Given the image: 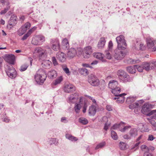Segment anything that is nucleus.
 <instances>
[{
  "mask_svg": "<svg viewBox=\"0 0 156 156\" xmlns=\"http://www.w3.org/2000/svg\"><path fill=\"white\" fill-rule=\"evenodd\" d=\"M62 45L64 49H68L69 47L68 40H62Z\"/></svg>",
  "mask_w": 156,
  "mask_h": 156,
  "instance_id": "26",
  "label": "nucleus"
},
{
  "mask_svg": "<svg viewBox=\"0 0 156 156\" xmlns=\"http://www.w3.org/2000/svg\"><path fill=\"white\" fill-rule=\"evenodd\" d=\"M144 156H152L151 154L148 151H145L144 154Z\"/></svg>",
  "mask_w": 156,
  "mask_h": 156,
  "instance_id": "58",
  "label": "nucleus"
},
{
  "mask_svg": "<svg viewBox=\"0 0 156 156\" xmlns=\"http://www.w3.org/2000/svg\"><path fill=\"white\" fill-rule=\"evenodd\" d=\"M111 136L112 137L114 140H116L118 139V136L116 133L114 131H111Z\"/></svg>",
  "mask_w": 156,
  "mask_h": 156,
  "instance_id": "41",
  "label": "nucleus"
},
{
  "mask_svg": "<svg viewBox=\"0 0 156 156\" xmlns=\"http://www.w3.org/2000/svg\"><path fill=\"white\" fill-rule=\"evenodd\" d=\"M136 99V97L129 96L126 98V102L128 104H131Z\"/></svg>",
  "mask_w": 156,
  "mask_h": 156,
  "instance_id": "28",
  "label": "nucleus"
},
{
  "mask_svg": "<svg viewBox=\"0 0 156 156\" xmlns=\"http://www.w3.org/2000/svg\"><path fill=\"white\" fill-rule=\"evenodd\" d=\"M146 42L147 46L149 48H152L154 45V41L152 40H147Z\"/></svg>",
  "mask_w": 156,
  "mask_h": 156,
  "instance_id": "30",
  "label": "nucleus"
},
{
  "mask_svg": "<svg viewBox=\"0 0 156 156\" xmlns=\"http://www.w3.org/2000/svg\"><path fill=\"white\" fill-rule=\"evenodd\" d=\"M141 148L142 150H146L147 151H149V148L146 145H142L141 146Z\"/></svg>",
  "mask_w": 156,
  "mask_h": 156,
  "instance_id": "52",
  "label": "nucleus"
},
{
  "mask_svg": "<svg viewBox=\"0 0 156 156\" xmlns=\"http://www.w3.org/2000/svg\"><path fill=\"white\" fill-rule=\"evenodd\" d=\"M120 124H116L113 125V126L112 127V129H115L119 128L120 126Z\"/></svg>",
  "mask_w": 156,
  "mask_h": 156,
  "instance_id": "54",
  "label": "nucleus"
},
{
  "mask_svg": "<svg viewBox=\"0 0 156 156\" xmlns=\"http://www.w3.org/2000/svg\"><path fill=\"white\" fill-rule=\"evenodd\" d=\"M34 77L36 82L41 84L45 80L47 76L44 70L42 69H40L37 72Z\"/></svg>",
  "mask_w": 156,
  "mask_h": 156,
  "instance_id": "1",
  "label": "nucleus"
},
{
  "mask_svg": "<svg viewBox=\"0 0 156 156\" xmlns=\"http://www.w3.org/2000/svg\"><path fill=\"white\" fill-rule=\"evenodd\" d=\"M137 132L138 131L136 129H131L129 132V134L125 135L123 137L125 139L130 140L136 136L138 135Z\"/></svg>",
  "mask_w": 156,
  "mask_h": 156,
  "instance_id": "7",
  "label": "nucleus"
},
{
  "mask_svg": "<svg viewBox=\"0 0 156 156\" xmlns=\"http://www.w3.org/2000/svg\"><path fill=\"white\" fill-rule=\"evenodd\" d=\"M80 72L81 74L84 75H86L89 73L88 70L86 68H82L80 69Z\"/></svg>",
  "mask_w": 156,
  "mask_h": 156,
  "instance_id": "38",
  "label": "nucleus"
},
{
  "mask_svg": "<svg viewBox=\"0 0 156 156\" xmlns=\"http://www.w3.org/2000/svg\"><path fill=\"white\" fill-rule=\"evenodd\" d=\"M94 56L97 59L101 60L103 62H105V59L104 58V55L100 52H96L94 53L93 54Z\"/></svg>",
  "mask_w": 156,
  "mask_h": 156,
  "instance_id": "21",
  "label": "nucleus"
},
{
  "mask_svg": "<svg viewBox=\"0 0 156 156\" xmlns=\"http://www.w3.org/2000/svg\"><path fill=\"white\" fill-rule=\"evenodd\" d=\"M89 114L90 115H94L96 112V106L91 105L89 107Z\"/></svg>",
  "mask_w": 156,
  "mask_h": 156,
  "instance_id": "23",
  "label": "nucleus"
},
{
  "mask_svg": "<svg viewBox=\"0 0 156 156\" xmlns=\"http://www.w3.org/2000/svg\"><path fill=\"white\" fill-rule=\"evenodd\" d=\"M75 88L73 85L70 84H66L64 88V90L65 92L68 93H69L75 91Z\"/></svg>",
  "mask_w": 156,
  "mask_h": 156,
  "instance_id": "15",
  "label": "nucleus"
},
{
  "mask_svg": "<svg viewBox=\"0 0 156 156\" xmlns=\"http://www.w3.org/2000/svg\"><path fill=\"white\" fill-rule=\"evenodd\" d=\"M2 121L6 122H9L10 120L7 117H5L4 118H2Z\"/></svg>",
  "mask_w": 156,
  "mask_h": 156,
  "instance_id": "60",
  "label": "nucleus"
},
{
  "mask_svg": "<svg viewBox=\"0 0 156 156\" xmlns=\"http://www.w3.org/2000/svg\"><path fill=\"white\" fill-rule=\"evenodd\" d=\"M78 96L79 94L77 93L71 95L69 98V102L72 103L76 102L78 99Z\"/></svg>",
  "mask_w": 156,
  "mask_h": 156,
  "instance_id": "17",
  "label": "nucleus"
},
{
  "mask_svg": "<svg viewBox=\"0 0 156 156\" xmlns=\"http://www.w3.org/2000/svg\"><path fill=\"white\" fill-rule=\"evenodd\" d=\"M10 8L9 6H7L4 10H2L0 12V14L2 15L5 13L9 10Z\"/></svg>",
  "mask_w": 156,
  "mask_h": 156,
  "instance_id": "47",
  "label": "nucleus"
},
{
  "mask_svg": "<svg viewBox=\"0 0 156 156\" xmlns=\"http://www.w3.org/2000/svg\"><path fill=\"white\" fill-rule=\"evenodd\" d=\"M17 16L14 14L12 15L8 21V24L10 26L13 27L16 23Z\"/></svg>",
  "mask_w": 156,
  "mask_h": 156,
  "instance_id": "19",
  "label": "nucleus"
},
{
  "mask_svg": "<svg viewBox=\"0 0 156 156\" xmlns=\"http://www.w3.org/2000/svg\"><path fill=\"white\" fill-rule=\"evenodd\" d=\"M36 38L38 39H43L45 38L42 35H39L36 36Z\"/></svg>",
  "mask_w": 156,
  "mask_h": 156,
  "instance_id": "61",
  "label": "nucleus"
},
{
  "mask_svg": "<svg viewBox=\"0 0 156 156\" xmlns=\"http://www.w3.org/2000/svg\"><path fill=\"white\" fill-rule=\"evenodd\" d=\"M106 108L108 111H111L112 110V107L110 105H107L106 106Z\"/></svg>",
  "mask_w": 156,
  "mask_h": 156,
  "instance_id": "59",
  "label": "nucleus"
},
{
  "mask_svg": "<svg viewBox=\"0 0 156 156\" xmlns=\"http://www.w3.org/2000/svg\"><path fill=\"white\" fill-rule=\"evenodd\" d=\"M57 76V72L54 70H51L48 73V76L50 78H55Z\"/></svg>",
  "mask_w": 156,
  "mask_h": 156,
  "instance_id": "24",
  "label": "nucleus"
},
{
  "mask_svg": "<svg viewBox=\"0 0 156 156\" xmlns=\"http://www.w3.org/2000/svg\"><path fill=\"white\" fill-rule=\"evenodd\" d=\"M131 126H124L123 128H122L120 129V131L122 132H124L127 130L129 128H130Z\"/></svg>",
  "mask_w": 156,
  "mask_h": 156,
  "instance_id": "51",
  "label": "nucleus"
},
{
  "mask_svg": "<svg viewBox=\"0 0 156 156\" xmlns=\"http://www.w3.org/2000/svg\"><path fill=\"white\" fill-rule=\"evenodd\" d=\"M131 61L130 62L132 64H134L137 62H139L140 61L139 60H132V59H130Z\"/></svg>",
  "mask_w": 156,
  "mask_h": 156,
  "instance_id": "62",
  "label": "nucleus"
},
{
  "mask_svg": "<svg viewBox=\"0 0 156 156\" xmlns=\"http://www.w3.org/2000/svg\"><path fill=\"white\" fill-rule=\"evenodd\" d=\"M30 24L29 22H27L24 25L22 26L21 28H22L24 31L26 32L27 30L30 28Z\"/></svg>",
  "mask_w": 156,
  "mask_h": 156,
  "instance_id": "35",
  "label": "nucleus"
},
{
  "mask_svg": "<svg viewBox=\"0 0 156 156\" xmlns=\"http://www.w3.org/2000/svg\"><path fill=\"white\" fill-rule=\"evenodd\" d=\"M28 65L27 64H24L21 66L20 70L21 71H25L28 67Z\"/></svg>",
  "mask_w": 156,
  "mask_h": 156,
  "instance_id": "43",
  "label": "nucleus"
},
{
  "mask_svg": "<svg viewBox=\"0 0 156 156\" xmlns=\"http://www.w3.org/2000/svg\"><path fill=\"white\" fill-rule=\"evenodd\" d=\"M79 101V104L76 103L74 107L75 112L77 113H78L80 112V109L81 108V102L82 101V98L81 97L80 98Z\"/></svg>",
  "mask_w": 156,
  "mask_h": 156,
  "instance_id": "22",
  "label": "nucleus"
},
{
  "mask_svg": "<svg viewBox=\"0 0 156 156\" xmlns=\"http://www.w3.org/2000/svg\"><path fill=\"white\" fill-rule=\"evenodd\" d=\"M92 52V50L91 46H88L85 48L83 54V58H89Z\"/></svg>",
  "mask_w": 156,
  "mask_h": 156,
  "instance_id": "10",
  "label": "nucleus"
},
{
  "mask_svg": "<svg viewBox=\"0 0 156 156\" xmlns=\"http://www.w3.org/2000/svg\"><path fill=\"white\" fill-rule=\"evenodd\" d=\"M66 138L72 141H75L78 140L77 137L69 134L66 135Z\"/></svg>",
  "mask_w": 156,
  "mask_h": 156,
  "instance_id": "32",
  "label": "nucleus"
},
{
  "mask_svg": "<svg viewBox=\"0 0 156 156\" xmlns=\"http://www.w3.org/2000/svg\"><path fill=\"white\" fill-rule=\"evenodd\" d=\"M87 107V104L86 103H84V105L83 107V113H85L86 112Z\"/></svg>",
  "mask_w": 156,
  "mask_h": 156,
  "instance_id": "55",
  "label": "nucleus"
},
{
  "mask_svg": "<svg viewBox=\"0 0 156 156\" xmlns=\"http://www.w3.org/2000/svg\"><path fill=\"white\" fill-rule=\"evenodd\" d=\"M124 37L123 35H120L116 37V39H124Z\"/></svg>",
  "mask_w": 156,
  "mask_h": 156,
  "instance_id": "64",
  "label": "nucleus"
},
{
  "mask_svg": "<svg viewBox=\"0 0 156 156\" xmlns=\"http://www.w3.org/2000/svg\"><path fill=\"white\" fill-rule=\"evenodd\" d=\"M52 61L54 66H56L58 65V63L57 62V60L55 57H52Z\"/></svg>",
  "mask_w": 156,
  "mask_h": 156,
  "instance_id": "53",
  "label": "nucleus"
},
{
  "mask_svg": "<svg viewBox=\"0 0 156 156\" xmlns=\"http://www.w3.org/2000/svg\"><path fill=\"white\" fill-rule=\"evenodd\" d=\"M44 41V40H32L31 42L32 44L37 45L41 44Z\"/></svg>",
  "mask_w": 156,
  "mask_h": 156,
  "instance_id": "25",
  "label": "nucleus"
},
{
  "mask_svg": "<svg viewBox=\"0 0 156 156\" xmlns=\"http://www.w3.org/2000/svg\"><path fill=\"white\" fill-rule=\"evenodd\" d=\"M79 122L80 123L83 125H86L88 123L87 120L83 117H81L79 119Z\"/></svg>",
  "mask_w": 156,
  "mask_h": 156,
  "instance_id": "36",
  "label": "nucleus"
},
{
  "mask_svg": "<svg viewBox=\"0 0 156 156\" xmlns=\"http://www.w3.org/2000/svg\"><path fill=\"white\" fill-rule=\"evenodd\" d=\"M105 144L106 143L105 142H102L97 145L95 148V149L97 150L99 148H102L105 146Z\"/></svg>",
  "mask_w": 156,
  "mask_h": 156,
  "instance_id": "40",
  "label": "nucleus"
},
{
  "mask_svg": "<svg viewBox=\"0 0 156 156\" xmlns=\"http://www.w3.org/2000/svg\"><path fill=\"white\" fill-rule=\"evenodd\" d=\"M113 47V44L111 41H110L108 43V50L110 51H112Z\"/></svg>",
  "mask_w": 156,
  "mask_h": 156,
  "instance_id": "48",
  "label": "nucleus"
},
{
  "mask_svg": "<svg viewBox=\"0 0 156 156\" xmlns=\"http://www.w3.org/2000/svg\"><path fill=\"white\" fill-rule=\"evenodd\" d=\"M136 43L135 44V45L134 46L136 48L138 47V46H139V50L142 51H144L145 50L146 47L143 44H140L139 45V44L138 43V41L136 40Z\"/></svg>",
  "mask_w": 156,
  "mask_h": 156,
  "instance_id": "27",
  "label": "nucleus"
},
{
  "mask_svg": "<svg viewBox=\"0 0 156 156\" xmlns=\"http://www.w3.org/2000/svg\"><path fill=\"white\" fill-rule=\"evenodd\" d=\"M75 48L76 49V55L77 56H80L83 54V51L80 47H77Z\"/></svg>",
  "mask_w": 156,
  "mask_h": 156,
  "instance_id": "37",
  "label": "nucleus"
},
{
  "mask_svg": "<svg viewBox=\"0 0 156 156\" xmlns=\"http://www.w3.org/2000/svg\"><path fill=\"white\" fill-rule=\"evenodd\" d=\"M155 139V137H154L152 135H149L148 136V137L147 140H148L152 141L154 139Z\"/></svg>",
  "mask_w": 156,
  "mask_h": 156,
  "instance_id": "56",
  "label": "nucleus"
},
{
  "mask_svg": "<svg viewBox=\"0 0 156 156\" xmlns=\"http://www.w3.org/2000/svg\"><path fill=\"white\" fill-rule=\"evenodd\" d=\"M106 41L105 40H100L98 44V47L99 49L103 48L105 45Z\"/></svg>",
  "mask_w": 156,
  "mask_h": 156,
  "instance_id": "33",
  "label": "nucleus"
},
{
  "mask_svg": "<svg viewBox=\"0 0 156 156\" xmlns=\"http://www.w3.org/2000/svg\"><path fill=\"white\" fill-rule=\"evenodd\" d=\"M5 72L7 76L11 78H15L16 76V71L11 65H7L5 68Z\"/></svg>",
  "mask_w": 156,
  "mask_h": 156,
  "instance_id": "4",
  "label": "nucleus"
},
{
  "mask_svg": "<svg viewBox=\"0 0 156 156\" xmlns=\"http://www.w3.org/2000/svg\"><path fill=\"white\" fill-rule=\"evenodd\" d=\"M5 60L10 65H14L15 60V56L13 55H6L5 56Z\"/></svg>",
  "mask_w": 156,
  "mask_h": 156,
  "instance_id": "12",
  "label": "nucleus"
},
{
  "mask_svg": "<svg viewBox=\"0 0 156 156\" xmlns=\"http://www.w3.org/2000/svg\"><path fill=\"white\" fill-rule=\"evenodd\" d=\"M118 75L119 78L124 82L129 80V76L124 71L119 70L118 71Z\"/></svg>",
  "mask_w": 156,
  "mask_h": 156,
  "instance_id": "8",
  "label": "nucleus"
},
{
  "mask_svg": "<svg viewBox=\"0 0 156 156\" xmlns=\"http://www.w3.org/2000/svg\"><path fill=\"white\" fill-rule=\"evenodd\" d=\"M120 91L118 93V94H114L115 96L118 97L117 100H116V102L118 103H120L123 102L124 101L125 98L124 96L126 95L125 93H122V94H119Z\"/></svg>",
  "mask_w": 156,
  "mask_h": 156,
  "instance_id": "20",
  "label": "nucleus"
},
{
  "mask_svg": "<svg viewBox=\"0 0 156 156\" xmlns=\"http://www.w3.org/2000/svg\"><path fill=\"white\" fill-rule=\"evenodd\" d=\"M118 82L115 80H111L109 83L108 87L112 89L111 92L114 94H117L121 91V89L118 87Z\"/></svg>",
  "mask_w": 156,
  "mask_h": 156,
  "instance_id": "2",
  "label": "nucleus"
},
{
  "mask_svg": "<svg viewBox=\"0 0 156 156\" xmlns=\"http://www.w3.org/2000/svg\"><path fill=\"white\" fill-rule=\"evenodd\" d=\"M62 80V76H60L58 78L55 80L53 82V84L55 85H56L59 84Z\"/></svg>",
  "mask_w": 156,
  "mask_h": 156,
  "instance_id": "39",
  "label": "nucleus"
},
{
  "mask_svg": "<svg viewBox=\"0 0 156 156\" xmlns=\"http://www.w3.org/2000/svg\"><path fill=\"white\" fill-rule=\"evenodd\" d=\"M88 81L91 85L94 86H98L99 84V81L98 79L93 75H91L89 76Z\"/></svg>",
  "mask_w": 156,
  "mask_h": 156,
  "instance_id": "9",
  "label": "nucleus"
},
{
  "mask_svg": "<svg viewBox=\"0 0 156 156\" xmlns=\"http://www.w3.org/2000/svg\"><path fill=\"white\" fill-rule=\"evenodd\" d=\"M76 49L72 48L69 49L67 52V56L68 58L71 59L74 58L76 55Z\"/></svg>",
  "mask_w": 156,
  "mask_h": 156,
  "instance_id": "16",
  "label": "nucleus"
},
{
  "mask_svg": "<svg viewBox=\"0 0 156 156\" xmlns=\"http://www.w3.org/2000/svg\"><path fill=\"white\" fill-rule=\"evenodd\" d=\"M118 44V49L123 50L126 48L127 44L125 40H116Z\"/></svg>",
  "mask_w": 156,
  "mask_h": 156,
  "instance_id": "11",
  "label": "nucleus"
},
{
  "mask_svg": "<svg viewBox=\"0 0 156 156\" xmlns=\"http://www.w3.org/2000/svg\"><path fill=\"white\" fill-rule=\"evenodd\" d=\"M61 122L64 123H67L68 122V121L67 119V118L65 117H62L61 119Z\"/></svg>",
  "mask_w": 156,
  "mask_h": 156,
  "instance_id": "57",
  "label": "nucleus"
},
{
  "mask_svg": "<svg viewBox=\"0 0 156 156\" xmlns=\"http://www.w3.org/2000/svg\"><path fill=\"white\" fill-rule=\"evenodd\" d=\"M112 51H110L109 50H106L105 51L104 57L108 59H111L112 58V56L110 53Z\"/></svg>",
  "mask_w": 156,
  "mask_h": 156,
  "instance_id": "29",
  "label": "nucleus"
},
{
  "mask_svg": "<svg viewBox=\"0 0 156 156\" xmlns=\"http://www.w3.org/2000/svg\"><path fill=\"white\" fill-rule=\"evenodd\" d=\"M100 89L101 90H103L105 88V84H101V85L99 87Z\"/></svg>",
  "mask_w": 156,
  "mask_h": 156,
  "instance_id": "63",
  "label": "nucleus"
},
{
  "mask_svg": "<svg viewBox=\"0 0 156 156\" xmlns=\"http://www.w3.org/2000/svg\"><path fill=\"white\" fill-rule=\"evenodd\" d=\"M32 32V30H30L28 32L23 36L22 39H26Z\"/></svg>",
  "mask_w": 156,
  "mask_h": 156,
  "instance_id": "42",
  "label": "nucleus"
},
{
  "mask_svg": "<svg viewBox=\"0 0 156 156\" xmlns=\"http://www.w3.org/2000/svg\"><path fill=\"white\" fill-rule=\"evenodd\" d=\"M151 104H144L143 106L141 111L142 113L148 116H151L156 112V110H153L149 112L151 108Z\"/></svg>",
  "mask_w": 156,
  "mask_h": 156,
  "instance_id": "3",
  "label": "nucleus"
},
{
  "mask_svg": "<svg viewBox=\"0 0 156 156\" xmlns=\"http://www.w3.org/2000/svg\"><path fill=\"white\" fill-rule=\"evenodd\" d=\"M57 142L58 141L57 139L55 138H51L50 140V145H51L53 144H56Z\"/></svg>",
  "mask_w": 156,
  "mask_h": 156,
  "instance_id": "49",
  "label": "nucleus"
},
{
  "mask_svg": "<svg viewBox=\"0 0 156 156\" xmlns=\"http://www.w3.org/2000/svg\"><path fill=\"white\" fill-rule=\"evenodd\" d=\"M142 66L144 69L146 71H148L151 69H152L150 66V64L148 63L145 62L142 64Z\"/></svg>",
  "mask_w": 156,
  "mask_h": 156,
  "instance_id": "34",
  "label": "nucleus"
},
{
  "mask_svg": "<svg viewBox=\"0 0 156 156\" xmlns=\"http://www.w3.org/2000/svg\"><path fill=\"white\" fill-rule=\"evenodd\" d=\"M25 32L24 31L22 28H20L18 31V34L20 36L22 35L25 33Z\"/></svg>",
  "mask_w": 156,
  "mask_h": 156,
  "instance_id": "50",
  "label": "nucleus"
},
{
  "mask_svg": "<svg viewBox=\"0 0 156 156\" xmlns=\"http://www.w3.org/2000/svg\"><path fill=\"white\" fill-rule=\"evenodd\" d=\"M34 53H36L39 57V59L43 60L46 56V51L41 48H35Z\"/></svg>",
  "mask_w": 156,
  "mask_h": 156,
  "instance_id": "6",
  "label": "nucleus"
},
{
  "mask_svg": "<svg viewBox=\"0 0 156 156\" xmlns=\"http://www.w3.org/2000/svg\"><path fill=\"white\" fill-rule=\"evenodd\" d=\"M126 69L128 72L130 73H133L136 72L135 66H129L127 67Z\"/></svg>",
  "mask_w": 156,
  "mask_h": 156,
  "instance_id": "31",
  "label": "nucleus"
},
{
  "mask_svg": "<svg viewBox=\"0 0 156 156\" xmlns=\"http://www.w3.org/2000/svg\"><path fill=\"white\" fill-rule=\"evenodd\" d=\"M144 102L143 100H140L136 102L135 103L131 104L129 106V107L131 109L137 108L141 106L142 104Z\"/></svg>",
  "mask_w": 156,
  "mask_h": 156,
  "instance_id": "13",
  "label": "nucleus"
},
{
  "mask_svg": "<svg viewBox=\"0 0 156 156\" xmlns=\"http://www.w3.org/2000/svg\"><path fill=\"white\" fill-rule=\"evenodd\" d=\"M57 58L61 62H64L66 60L65 54L61 51L57 52L56 55Z\"/></svg>",
  "mask_w": 156,
  "mask_h": 156,
  "instance_id": "14",
  "label": "nucleus"
},
{
  "mask_svg": "<svg viewBox=\"0 0 156 156\" xmlns=\"http://www.w3.org/2000/svg\"><path fill=\"white\" fill-rule=\"evenodd\" d=\"M52 44V49L55 51H57L59 49V43L58 40H52L51 41Z\"/></svg>",
  "mask_w": 156,
  "mask_h": 156,
  "instance_id": "18",
  "label": "nucleus"
},
{
  "mask_svg": "<svg viewBox=\"0 0 156 156\" xmlns=\"http://www.w3.org/2000/svg\"><path fill=\"white\" fill-rule=\"evenodd\" d=\"M62 69L64 72L68 75L69 76L70 74V72L69 71V69L66 66L63 67Z\"/></svg>",
  "mask_w": 156,
  "mask_h": 156,
  "instance_id": "44",
  "label": "nucleus"
},
{
  "mask_svg": "<svg viewBox=\"0 0 156 156\" xmlns=\"http://www.w3.org/2000/svg\"><path fill=\"white\" fill-rule=\"evenodd\" d=\"M119 146L120 149L121 150H124L126 147V144L121 142H120L119 144Z\"/></svg>",
  "mask_w": 156,
  "mask_h": 156,
  "instance_id": "45",
  "label": "nucleus"
},
{
  "mask_svg": "<svg viewBox=\"0 0 156 156\" xmlns=\"http://www.w3.org/2000/svg\"><path fill=\"white\" fill-rule=\"evenodd\" d=\"M135 67L136 69H137L138 71L140 72H142L144 69V68L142 65H136L135 66Z\"/></svg>",
  "mask_w": 156,
  "mask_h": 156,
  "instance_id": "46",
  "label": "nucleus"
},
{
  "mask_svg": "<svg viewBox=\"0 0 156 156\" xmlns=\"http://www.w3.org/2000/svg\"><path fill=\"white\" fill-rule=\"evenodd\" d=\"M126 55L125 51L117 49L115 50L114 54L113 55V56L115 59L121 60L125 57Z\"/></svg>",
  "mask_w": 156,
  "mask_h": 156,
  "instance_id": "5",
  "label": "nucleus"
}]
</instances>
